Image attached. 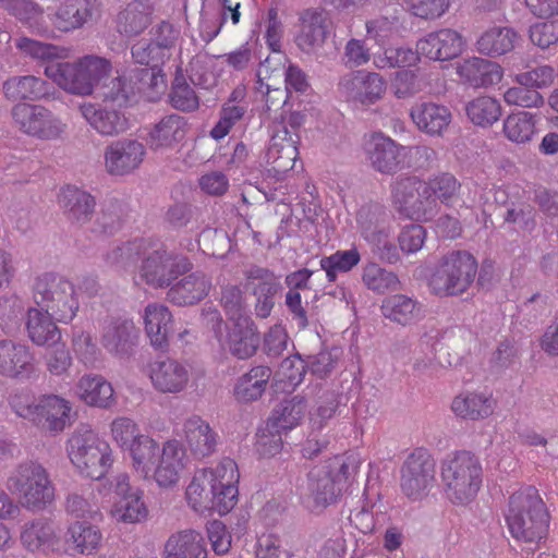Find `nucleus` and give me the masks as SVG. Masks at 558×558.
<instances>
[{
	"label": "nucleus",
	"mask_w": 558,
	"mask_h": 558,
	"mask_svg": "<svg viewBox=\"0 0 558 558\" xmlns=\"http://www.w3.org/2000/svg\"><path fill=\"white\" fill-rule=\"evenodd\" d=\"M80 112L90 128L102 136H118L131 128L125 111L113 106L84 102L80 106Z\"/></svg>",
	"instance_id": "nucleus-23"
},
{
	"label": "nucleus",
	"mask_w": 558,
	"mask_h": 558,
	"mask_svg": "<svg viewBox=\"0 0 558 558\" xmlns=\"http://www.w3.org/2000/svg\"><path fill=\"white\" fill-rule=\"evenodd\" d=\"M186 131L187 123L183 117L168 114L150 130L148 144L151 149L170 148L185 137Z\"/></svg>",
	"instance_id": "nucleus-43"
},
{
	"label": "nucleus",
	"mask_w": 558,
	"mask_h": 558,
	"mask_svg": "<svg viewBox=\"0 0 558 558\" xmlns=\"http://www.w3.org/2000/svg\"><path fill=\"white\" fill-rule=\"evenodd\" d=\"M3 95L8 100H39L46 97L48 84L35 75H15L2 84Z\"/></svg>",
	"instance_id": "nucleus-46"
},
{
	"label": "nucleus",
	"mask_w": 558,
	"mask_h": 558,
	"mask_svg": "<svg viewBox=\"0 0 558 558\" xmlns=\"http://www.w3.org/2000/svg\"><path fill=\"white\" fill-rule=\"evenodd\" d=\"M154 7L151 0H132L118 15L121 33L135 36L144 32L151 22Z\"/></svg>",
	"instance_id": "nucleus-48"
},
{
	"label": "nucleus",
	"mask_w": 558,
	"mask_h": 558,
	"mask_svg": "<svg viewBox=\"0 0 558 558\" xmlns=\"http://www.w3.org/2000/svg\"><path fill=\"white\" fill-rule=\"evenodd\" d=\"M307 410L303 397L295 396L277 405L267 420V430L282 433L296 427L305 416Z\"/></svg>",
	"instance_id": "nucleus-42"
},
{
	"label": "nucleus",
	"mask_w": 558,
	"mask_h": 558,
	"mask_svg": "<svg viewBox=\"0 0 558 558\" xmlns=\"http://www.w3.org/2000/svg\"><path fill=\"white\" fill-rule=\"evenodd\" d=\"M15 48L25 58L37 62H46V66L58 63L69 56V49L50 43H44L27 36H20L14 40Z\"/></svg>",
	"instance_id": "nucleus-49"
},
{
	"label": "nucleus",
	"mask_w": 558,
	"mask_h": 558,
	"mask_svg": "<svg viewBox=\"0 0 558 558\" xmlns=\"http://www.w3.org/2000/svg\"><path fill=\"white\" fill-rule=\"evenodd\" d=\"M478 272L475 256L465 250L450 251L442 255L433 269L428 287L437 296H457L466 292Z\"/></svg>",
	"instance_id": "nucleus-6"
},
{
	"label": "nucleus",
	"mask_w": 558,
	"mask_h": 558,
	"mask_svg": "<svg viewBox=\"0 0 558 558\" xmlns=\"http://www.w3.org/2000/svg\"><path fill=\"white\" fill-rule=\"evenodd\" d=\"M66 453L78 473L92 480L104 477L113 463L110 445L87 426L73 432L66 441Z\"/></svg>",
	"instance_id": "nucleus-7"
},
{
	"label": "nucleus",
	"mask_w": 558,
	"mask_h": 558,
	"mask_svg": "<svg viewBox=\"0 0 558 558\" xmlns=\"http://www.w3.org/2000/svg\"><path fill=\"white\" fill-rule=\"evenodd\" d=\"M363 148L372 167L381 173L395 171L407 151L405 146L399 145L381 132L366 135Z\"/></svg>",
	"instance_id": "nucleus-21"
},
{
	"label": "nucleus",
	"mask_w": 558,
	"mask_h": 558,
	"mask_svg": "<svg viewBox=\"0 0 558 558\" xmlns=\"http://www.w3.org/2000/svg\"><path fill=\"white\" fill-rule=\"evenodd\" d=\"M557 73L554 66L543 64L514 75L513 81L518 85L529 86L539 90L549 87L556 80Z\"/></svg>",
	"instance_id": "nucleus-63"
},
{
	"label": "nucleus",
	"mask_w": 558,
	"mask_h": 558,
	"mask_svg": "<svg viewBox=\"0 0 558 558\" xmlns=\"http://www.w3.org/2000/svg\"><path fill=\"white\" fill-rule=\"evenodd\" d=\"M505 519L518 542L537 545L547 536L550 517L534 486H521L510 495Z\"/></svg>",
	"instance_id": "nucleus-2"
},
{
	"label": "nucleus",
	"mask_w": 558,
	"mask_h": 558,
	"mask_svg": "<svg viewBox=\"0 0 558 558\" xmlns=\"http://www.w3.org/2000/svg\"><path fill=\"white\" fill-rule=\"evenodd\" d=\"M465 46L463 36L451 28H440L421 38L417 52L434 61H446L459 57Z\"/></svg>",
	"instance_id": "nucleus-22"
},
{
	"label": "nucleus",
	"mask_w": 558,
	"mask_h": 558,
	"mask_svg": "<svg viewBox=\"0 0 558 558\" xmlns=\"http://www.w3.org/2000/svg\"><path fill=\"white\" fill-rule=\"evenodd\" d=\"M72 349L80 362L88 367L95 366L101 356L93 336L82 329L73 330Z\"/></svg>",
	"instance_id": "nucleus-61"
},
{
	"label": "nucleus",
	"mask_w": 558,
	"mask_h": 558,
	"mask_svg": "<svg viewBox=\"0 0 558 558\" xmlns=\"http://www.w3.org/2000/svg\"><path fill=\"white\" fill-rule=\"evenodd\" d=\"M146 147L133 138H123L110 143L104 151L106 171L111 175H126L143 163Z\"/></svg>",
	"instance_id": "nucleus-18"
},
{
	"label": "nucleus",
	"mask_w": 558,
	"mask_h": 558,
	"mask_svg": "<svg viewBox=\"0 0 558 558\" xmlns=\"http://www.w3.org/2000/svg\"><path fill=\"white\" fill-rule=\"evenodd\" d=\"M211 279L202 271L177 279L168 289L167 300L177 306H191L203 301L211 289Z\"/></svg>",
	"instance_id": "nucleus-28"
},
{
	"label": "nucleus",
	"mask_w": 558,
	"mask_h": 558,
	"mask_svg": "<svg viewBox=\"0 0 558 558\" xmlns=\"http://www.w3.org/2000/svg\"><path fill=\"white\" fill-rule=\"evenodd\" d=\"M20 541L27 551L48 553L58 547L60 538L53 521L38 518L23 524Z\"/></svg>",
	"instance_id": "nucleus-33"
},
{
	"label": "nucleus",
	"mask_w": 558,
	"mask_h": 558,
	"mask_svg": "<svg viewBox=\"0 0 558 558\" xmlns=\"http://www.w3.org/2000/svg\"><path fill=\"white\" fill-rule=\"evenodd\" d=\"M5 486L17 495L29 510H43L53 502L56 488L47 469L34 460L16 464L9 473Z\"/></svg>",
	"instance_id": "nucleus-8"
},
{
	"label": "nucleus",
	"mask_w": 558,
	"mask_h": 558,
	"mask_svg": "<svg viewBox=\"0 0 558 558\" xmlns=\"http://www.w3.org/2000/svg\"><path fill=\"white\" fill-rule=\"evenodd\" d=\"M98 12V0H64L50 21L58 31L70 33L82 28Z\"/></svg>",
	"instance_id": "nucleus-26"
},
{
	"label": "nucleus",
	"mask_w": 558,
	"mask_h": 558,
	"mask_svg": "<svg viewBox=\"0 0 558 558\" xmlns=\"http://www.w3.org/2000/svg\"><path fill=\"white\" fill-rule=\"evenodd\" d=\"M350 469L347 460L339 456L314 466L300 490L303 505L311 511H320L335 504L351 475Z\"/></svg>",
	"instance_id": "nucleus-4"
},
{
	"label": "nucleus",
	"mask_w": 558,
	"mask_h": 558,
	"mask_svg": "<svg viewBox=\"0 0 558 558\" xmlns=\"http://www.w3.org/2000/svg\"><path fill=\"white\" fill-rule=\"evenodd\" d=\"M287 135V130L274 132L266 153L267 162L278 172L292 170L299 157L298 138Z\"/></svg>",
	"instance_id": "nucleus-39"
},
{
	"label": "nucleus",
	"mask_w": 558,
	"mask_h": 558,
	"mask_svg": "<svg viewBox=\"0 0 558 558\" xmlns=\"http://www.w3.org/2000/svg\"><path fill=\"white\" fill-rule=\"evenodd\" d=\"M0 376L20 380L37 376L35 355L27 344L11 339L0 340Z\"/></svg>",
	"instance_id": "nucleus-15"
},
{
	"label": "nucleus",
	"mask_w": 558,
	"mask_h": 558,
	"mask_svg": "<svg viewBox=\"0 0 558 558\" xmlns=\"http://www.w3.org/2000/svg\"><path fill=\"white\" fill-rule=\"evenodd\" d=\"M381 313L387 319L408 326L424 317V306L405 294H393L383 301Z\"/></svg>",
	"instance_id": "nucleus-40"
},
{
	"label": "nucleus",
	"mask_w": 558,
	"mask_h": 558,
	"mask_svg": "<svg viewBox=\"0 0 558 558\" xmlns=\"http://www.w3.org/2000/svg\"><path fill=\"white\" fill-rule=\"evenodd\" d=\"M146 372L155 390L171 395L185 391L192 376L189 364L169 356L149 362Z\"/></svg>",
	"instance_id": "nucleus-14"
},
{
	"label": "nucleus",
	"mask_w": 558,
	"mask_h": 558,
	"mask_svg": "<svg viewBox=\"0 0 558 558\" xmlns=\"http://www.w3.org/2000/svg\"><path fill=\"white\" fill-rule=\"evenodd\" d=\"M133 60L147 68L135 69L132 72L135 77H140L141 83H146L147 87L157 89L165 86V75L161 65L167 61L160 52H157L150 41L140 40L131 49Z\"/></svg>",
	"instance_id": "nucleus-27"
},
{
	"label": "nucleus",
	"mask_w": 558,
	"mask_h": 558,
	"mask_svg": "<svg viewBox=\"0 0 558 558\" xmlns=\"http://www.w3.org/2000/svg\"><path fill=\"white\" fill-rule=\"evenodd\" d=\"M436 482V461L425 448H415L400 469V488L411 501L428 496Z\"/></svg>",
	"instance_id": "nucleus-12"
},
{
	"label": "nucleus",
	"mask_w": 558,
	"mask_h": 558,
	"mask_svg": "<svg viewBox=\"0 0 558 558\" xmlns=\"http://www.w3.org/2000/svg\"><path fill=\"white\" fill-rule=\"evenodd\" d=\"M14 126L23 134L40 141H59L68 125L49 108L29 102H17L11 109Z\"/></svg>",
	"instance_id": "nucleus-11"
},
{
	"label": "nucleus",
	"mask_w": 558,
	"mask_h": 558,
	"mask_svg": "<svg viewBox=\"0 0 558 558\" xmlns=\"http://www.w3.org/2000/svg\"><path fill=\"white\" fill-rule=\"evenodd\" d=\"M518 34L510 27L494 26L485 31L476 41L480 53L499 57L510 52L517 43Z\"/></svg>",
	"instance_id": "nucleus-51"
},
{
	"label": "nucleus",
	"mask_w": 558,
	"mask_h": 558,
	"mask_svg": "<svg viewBox=\"0 0 558 558\" xmlns=\"http://www.w3.org/2000/svg\"><path fill=\"white\" fill-rule=\"evenodd\" d=\"M461 183L449 172H440L423 181V196L426 206V221L439 211V203L449 206L459 195Z\"/></svg>",
	"instance_id": "nucleus-24"
},
{
	"label": "nucleus",
	"mask_w": 558,
	"mask_h": 558,
	"mask_svg": "<svg viewBox=\"0 0 558 558\" xmlns=\"http://www.w3.org/2000/svg\"><path fill=\"white\" fill-rule=\"evenodd\" d=\"M161 447L158 441L149 435L143 434L135 438V442L128 449L132 461L134 472L143 477L149 480V474L154 469L157 456Z\"/></svg>",
	"instance_id": "nucleus-50"
},
{
	"label": "nucleus",
	"mask_w": 558,
	"mask_h": 558,
	"mask_svg": "<svg viewBox=\"0 0 558 558\" xmlns=\"http://www.w3.org/2000/svg\"><path fill=\"white\" fill-rule=\"evenodd\" d=\"M58 322L36 305L27 311L26 329L29 339L37 345H49L61 339Z\"/></svg>",
	"instance_id": "nucleus-47"
},
{
	"label": "nucleus",
	"mask_w": 558,
	"mask_h": 558,
	"mask_svg": "<svg viewBox=\"0 0 558 558\" xmlns=\"http://www.w3.org/2000/svg\"><path fill=\"white\" fill-rule=\"evenodd\" d=\"M65 510L69 514L82 519H96L101 514L99 501L90 487L70 493L65 500Z\"/></svg>",
	"instance_id": "nucleus-59"
},
{
	"label": "nucleus",
	"mask_w": 558,
	"mask_h": 558,
	"mask_svg": "<svg viewBox=\"0 0 558 558\" xmlns=\"http://www.w3.org/2000/svg\"><path fill=\"white\" fill-rule=\"evenodd\" d=\"M440 478L446 498L452 505L466 506L482 486V464L470 451H456L440 461Z\"/></svg>",
	"instance_id": "nucleus-3"
},
{
	"label": "nucleus",
	"mask_w": 558,
	"mask_h": 558,
	"mask_svg": "<svg viewBox=\"0 0 558 558\" xmlns=\"http://www.w3.org/2000/svg\"><path fill=\"white\" fill-rule=\"evenodd\" d=\"M362 282L368 290L377 294L400 289L399 277L393 271L383 268L374 262H369L363 267Z\"/></svg>",
	"instance_id": "nucleus-56"
},
{
	"label": "nucleus",
	"mask_w": 558,
	"mask_h": 558,
	"mask_svg": "<svg viewBox=\"0 0 558 558\" xmlns=\"http://www.w3.org/2000/svg\"><path fill=\"white\" fill-rule=\"evenodd\" d=\"M362 256L359 248L352 245L348 250H338L329 256L319 260L320 269L326 272L329 282H336L340 274H348L361 262Z\"/></svg>",
	"instance_id": "nucleus-55"
},
{
	"label": "nucleus",
	"mask_w": 558,
	"mask_h": 558,
	"mask_svg": "<svg viewBox=\"0 0 558 558\" xmlns=\"http://www.w3.org/2000/svg\"><path fill=\"white\" fill-rule=\"evenodd\" d=\"M24 304L16 294H4L0 298V328L4 332L15 330L22 320Z\"/></svg>",
	"instance_id": "nucleus-62"
},
{
	"label": "nucleus",
	"mask_w": 558,
	"mask_h": 558,
	"mask_svg": "<svg viewBox=\"0 0 558 558\" xmlns=\"http://www.w3.org/2000/svg\"><path fill=\"white\" fill-rule=\"evenodd\" d=\"M169 98L171 106L181 111H194L199 106L194 88L185 82L183 76H175Z\"/></svg>",
	"instance_id": "nucleus-64"
},
{
	"label": "nucleus",
	"mask_w": 558,
	"mask_h": 558,
	"mask_svg": "<svg viewBox=\"0 0 558 558\" xmlns=\"http://www.w3.org/2000/svg\"><path fill=\"white\" fill-rule=\"evenodd\" d=\"M206 325L213 330L222 349L240 359L253 356L260 343L257 327L250 317H236L231 326L223 323L220 313L215 308L204 312Z\"/></svg>",
	"instance_id": "nucleus-9"
},
{
	"label": "nucleus",
	"mask_w": 558,
	"mask_h": 558,
	"mask_svg": "<svg viewBox=\"0 0 558 558\" xmlns=\"http://www.w3.org/2000/svg\"><path fill=\"white\" fill-rule=\"evenodd\" d=\"M272 371L266 365H257L241 375L233 388V395L240 402L258 400L267 389Z\"/></svg>",
	"instance_id": "nucleus-44"
},
{
	"label": "nucleus",
	"mask_w": 558,
	"mask_h": 558,
	"mask_svg": "<svg viewBox=\"0 0 558 558\" xmlns=\"http://www.w3.org/2000/svg\"><path fill=\"white\" fill-rule=\"evenodd\" d=\"M187 454L184 445L175 439L166 440L156 458L149 480H154L159 487L174 486L186 468Z\"/></svg>",
	"instance_id": "nucleus-16"
},
{
	"label": "nucleus",
	"mask_w": 558,
	"mask_h": 558,
	"mask_svg": "<svg viewBox=\"0 0 558 558\" xmlns=\"http://www.w3.org/2000/svg\"><path fill=\"white\" fill-rule=\"evenodd\" d=\"M203 478L213 488H225L239 485L240 472L236 462L231 458H222L217 464L201 470Z\"/></svg>",
	"instance_id": "nucleus-58"
},
{
	"label": "nucleus",
	"mask_w": 558,
	"mask_h": 558,
	"mask_svg": "<svg viewBox=\"0 0 558 558\" xmlns=\"http://www.w3.org/2000/svg\"><path fill=\"white\" fill-rule=\"evenodd\" d=\"M149 247V241L145 239H134L114 245L105 256V262L109 267L117 270H126L135 260L146 253Z\"/></svg>",
	"instance_id": "nucleus-54"
},
{
	"label": "nucleus",
	"mask_w": 558,
	"mask_h": 558,
	"mask_svg": "<svg viewBox=\"0 0 558 558\" xmlns=\"http://www.w3.org/2000/svg\"><path fill=\"white\" fill-rule=\"evenodd\" d=\"M163 558H207L202 534L193 529L172 533L165 543Z\"/></svg>",
	"instance_id": "nucleus-36"
},
{
	"label": "nucleus",
	"mask_w": 558,
	"mask_h": 558,
	"mask_svg": "<svg viewBox=\"0 0 558 558\" xmlns=\"http://www.w3.org/2000/svg\"><path fill=\"white\" fill-rule=\"evenodd\" d=\"M178 435L183 439L185 448L196 459L210 457L215 453L219 435L210 424L197 414L187 416Z\"/></svg>",
	"instance_id": "nucleus-20"
},
{
	"label": "nucleus",
	"mask_w": 558,
	"mask_h": 558,
	"mask_svg": "<svg viewBox=\"0 0 558 558\" xmlns=\"http://www.w3.org/2000/svg\"><path fill=\"white\" fill-rule=\"evenodd\" d=\"M73 393L88 407L109 409L117 402L111 383L99 374H84L76 381Z\"/></svg>",
	"instance_id": "nucleus-32"
},
{
	"label": "nucleus",
	"mask_w": 558,
	"mask_h": 558,
	"mask_svg": "<svg viewBox=\"0 0 558 558\" xmlns=\"http://www.w3.org/2000/svg\"><path fill=\"white\" fill-rule=\"evenodd\" d=\"M138 337V329L128 318H110L101 330V344L111 354L126 356L132 353Z\"/></svg>",
	"instance_id": "nucleus-25"
},
{
	"label": "nucleus",
	"mask_w": 558,
	"mask_h": 558,
	"mask_svg": "<svg viewBox=\"0 0 558 558\" xmlns=\"http://www.w3.org/2000/svg\"><path fill=\"white\" fill-rule=\"evenodd\" d=\"M403 25L397 15H376L365 21L366 39L384 47L402 34Z\"/></svg>",
	"instance_id": "nucleus-52"
},
{
	"label": "nucleus",
	"mask_w": 558,
	"mask_h": 558,
	"mask_svg": "<svg viewBox=\"0 0 558 558\" xmlns=\"http://www.w3.org/2000/svg\"><path fill=\"white\" fill-rule=\"evenodd\" d=\"M244 288L251 292L255 299V313L260 318L270 315L275 296L280 289V280L271 270L252 265L244 271Z\"/></svg>",
	"instance_id": "nucleus-17"
},
{
	"label": "nucleus",
	"mask_w": 558,
	"mask_h": 558,
	"mask_svg": "<svg viewBox=\"0 0 558 558\" xmlns=\"http://www.w3.org/2000/svg\"><path fill=\"white\" fill-rule=\"evenodd\" d=\"M328 13L324 10H305L300 16L301 28L296 45L305 52L322 47L328 35Z\"/></svg>",
	"instance_id": "nucleus-34"
},
{
	"label": "nucleus",
	"mask_w": 558,
	"mask_h": 558,
	"mask_svg": "<svg viewBox=\"0 0 558 558\" xmlns=\"http://www.w3.org/2000/svg\"><path fill=\"white\" fill-rule=\"evenodd\" d=\"M34 301L59 324H71L80 311L78 288L58 272H45L36 278Z\"/></svg>",
	"instance_id": "nucleus-5"
},
{
	"label": "nucleus",
	"mask_w": 558,
	"mask_h": 558,
	"mask_svg": "<svg viewBox=\"0 0 558 558\" xmlns=\"http://www.w3.org/2000/svg\"><path fill=\"white\" fill-rule=\"evenodd\" d=\"M451 410L464 420H484L494 413L495 401L486 391H463L453 398Z\"/></svg>",
	"instance_id": "nucleus-35"
},
{
	"label": "nucleus",
	"mask_w": 558,
	"mask_h": 558,
	"mask_svg": "<svg viewBox=\"0 0 558 558\" xmlns=\"http://www.w3.org/2000/svg\"><path fill=\"white\" fill-rule=\"evenodd\" d=\"M143 490H134L133 494L118 499L110 515L117 521L126 524L140 523L148 517V508L143 499Z\"/></svg>",
	"instance_id": "nucleus-53"
},
{
	"label": "nucleus",
	"mask_w": 558,
	"mask_h": 558,
	"mask_svg": "<svg viewBox=\"0 0 558 558\" xmlns=\"http://www.w3.org/2000/svg\"><path fill=\"white\" fill-rule=\"evenodd\" d=\"M465 111L473 124L487 128L499 120L501 106L494 97L478 96L468 102Z\"/></svg>",
	"instance_id": "nucleus-57"
},
{
	"label": "nucleus",
	"mask_w": 558,
	"mask_h": 558,
	"mask_svg": "<svg viewBox=\"0 0 558 558\" xmlns=\"http://www.w3.org/2000/svg\"><path fill=\"white\" fill-rule=\"evenodd\" d=\"M0 8L26 25L32 33L44 36L49 32L44 21V8L34 0H0Z\"/></svg>",
	"instance_id": "nucleus-45"
},
{
	"label": "nucleus",
	"mask_w": 558,
	"mask_h": 558,
	"mask_svg": "<svg viewBox=\"0 0 558 558\" xmlns=\"http://www.w3.org/2000/svg\"><path fill=\"white\" fill-rule=\"evenodd\" d=\"M338 89L352 106L369 107L384 97L387 84L379 73L359 70L342 76Z\"/></svg>",
	"instance_id": "nucleus-13"
},
{
	"label": "nucleus",
	"mask_w": 558,
	"mask_h": 558,
	"mask_svg": "<svg viewBox=\"0 0 558 558\" xmlns=\"http://www.w3.org/2000/svg\"><path fill=\"white\" fill-rule=\"evenodd\" d=\"M535 123L534 116L527 111L512 113L504 121V134L512 143L525 144L536 132Z\"/></svg>",
	"instance_id": "nucleus-60"
},
{
	"label": "nucleus",
	"mask_w": 558,
	"mask_h": 558,
	"mask_svg": "<svg viewBox=\"0 0 558 558\" xmlns=\"http://www.w3.org/2000/svg\"><path fill=\"white\" fill-rule=\"evenodd\" d=\"M66 543L77 554L92 556L96 554L104 541V535L99 526L88 521L77 520L72 522L66 529Z\"/></svg>",
	"instance_id": "nucleus-38"
},
{
	"label": "nucleus",
	"mask_w": 558,
	"mask_h": 558,
	"mask_svg": "<svg viewBox=\"0 0 558 558\" xmlns=\"http://www.w3.org/2000/svg\"><path fill=\"white\" fill-rule=\"evenodd\" d=\"M58 203L68 218L78 223L88 221L96 206L90 193L73 185L60 190Z\"/></svg>",
	"instance_id": "nucleus-37"
},
{
	"label": "nucleus",
	"mask_w": 558,
	"mask_h": 558,
	"mask_svg": "<svg viewBox=\"0 0 558 558\" xmlns=\"http://www.w3.org/2000/svg\"><path fill=\"white\" fill-rule=\"evenodd\" d=\"M192 267L189 257L169 251L163 245L154 247L149 242L138 268V278L154 289H166Z\"/></svg>",
	"instance_id": "nucleus-10"
},
{
	"label": "nucleus",
	"mask_w": 558,
	"mask_h": 558,
	"mask_svg": "<svg viewBox=\"0 0 558 558\" xmlns=\"http://www.w3.org/2000/svg\"><path fill=\"white\" fill-rule=\"evenodd\" d=\"M145 330L153 347L165 349L168 345L172 314L168 306L150 303L144 311Z\"/></svg>",
	"instance_id": "nucleus-41"
},
{
	"label": "nucleus",
	"mask_w": 558,
	"mask_h": 558,
	"mask_svg": "<svg viewBox=\"0 0 558 558\" xmlns=\"http://www.w3.org/2000/svg\"><path fill=\"white\" fill-rule=\"evenodd\" d=\"M410 117L414 125L429 136H441L452 120L449 108L434 101L414 104Z\"/></svg>",
	"instance_id": "nucleus-31"
},
{
	"label": "nucleus",
	"mask_w": 558,
	"mask_h": 558,
	"mask_svg": "<svg viewBox=\"0 0 558 558\" xmlns=\"http://www.w3.org/2000/svg\"><path fill=\"white\" fill-rule=\"evenodd\" d=\"M111 72V61L98 54H85L72 62L52 63L44 69V74L61 90L78 97L92 96L100 87L106 100L128 104L147 87L132 71L129 78L118 76L107 84Z\"/></svg>",
	"instance_id": "nucleus-1"
},
{
	"label": "nucleus",
	"mask_w": 558,
	"mask_h": 558,
	"mask_svg": "<svg viewBox=\"0 0 558 558\" xmlns=\"http://www.w3.org/2000/svg\"><path fill=\"white\" fill-rule=\"evenodd\" d=\"M396 210L411 220L426 221V206L423 196V180L416 177H398L391 190Z\"/></svg>",
	"instance_id": "nucleus-19"
},
{
	"label": "nucleus",
	"mask_w": 558,
	"mask_h": 558,
	"mask_svg": "<svg viewBox=\"0 0 558 558\" xmlns=\"http://www.w3.org/2000/svg\"><path fill=\"white\" fill-rule=\"evenodd\" d=\"M72 404L54 393L43 395L37 400L33 423L53 433H60L70 424Z\"/></svg>",
	"instance_id": "nucleus-29"
},
{
	"label": "nucleus",
	"mask_w": 558,
	"mask_h": 558,
	"mask_svg": "<svg viewBox=\"0 0 558 558\" xmlns=\"http://www.w3.org/2000/svg\"><path fill=\"white\" fill-rule=\"evenodd\" d=\"M456 73L471 87L486 88L501 82L504 69L487 59L471 57L456 64Z\"/></svg>",
	"instance_id": "nucleus-30"
}]
</instances>
